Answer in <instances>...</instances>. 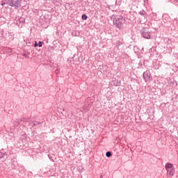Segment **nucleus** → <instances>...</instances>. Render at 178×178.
Masks as SVG:
<instances>
[{
	"mask_svg": "<svg viewBox=\"0 0 178 178\" xmlns=\"http://www.w3.org/2000/svg\"><path fill=\"white\" fill-rule=\"evenodd\" d=\"M114 26L118 29H122L123 24L126 22V19L122 15L116 17L113 20Z\"/></svg>",
	"mask_w": 178,
	"mask_h": 178,
	"instance_id": "nucleus-1",
	"label": "nucleus"
},
{
	"mask_svg": "<svg viewBox=\"0 0 178 178\" xmlns=\"http://www.w3.org/2000/svg\"><path fill=\"white\" fill-rule=\"evenodd\" d=\"M141 35L143 38H146L147 40H151L152 38V33L147 28H144L141 30Z\"/></svg>",
	"mask_w": 178,
	"mask_h": 178,
	"instance_id": "nucleus-2",
	"label": "nucleus"
},
{
	"mask_svg": "<svg viewBox=\"0 0 178 178\" xmlns=\"http://www.w3.org/2000/svg\"><path fill=\"white\" fill-rule=\"evenodd\" d=\"M143 79L145 83H149L152 80V77L151 76V72L148 70L143 72Z\"/></svg>",
	"mask_w": 178,
	"mask_h": 178,
	"instance_id": "nucleus-3",
	"label": "nucleus"
},
{
	"mask_svg": "<svg viewBox=\"0 0 178 178\" xmlns=\"http://www.w3.org/2000/svg\"><path fill=\"white\" fill-rule=\"evenodd\" d=\"M7 2L8 5L12 7L15 6V8H20V6H22L19 0H17L15 1L13 0H8Z\"/></svg>",
	"mask_w": 178,
	"mask_h": 178,
	"instance_id": "nucleus-4",
	"label": "nucleus"
},
{
	"mask_svg": "<svg viewBox=\"0 0 178 178\" xmlns=\"http://www.w3.org/2000/svg\"><path fill=\"white\" fill-rule=\"evenodd\" d=\"M172 168H173V164H172L170 163H168L165 164L166 170H169V169H172Z\"/></svg>",
	"mask_w": 178,
	"mask_h": 178,
	"instance_id": "nucleus-5",
	"label": "nucleus"
},
{
	"mask_svg": "<svg viewBox=\"0 0 178 178\" xmlns=\"http://www.w3.org/2000/svg\"><path fill=\"white\" fill-rule=\"evenodd\" d=\"M167 172L170 176H173V172H175V170L172 168H170L169 170H167Z\"/></svg>",
	"mask_w": 178,
	"mask_h": 178,
	"instance_id": "nucleus-6",
	"label": "nucleus"
},
{
	"mask_svg": "<svg viewBox=\"0 0 178 178\" xmlns=\"http://www.w3.org/2000/svg\"><path fill=\"white\" fill-rule=\"evenodd\" d=\"M15 20H16V24H17L18 26H20V18L16 17Z\"/></svg>",
	"mask_w": 178,
	"mask_h": 178,
	"instance_id": "nucleus-7",
	"label": "nucleus"
},
{
	"mask_svg": "<svg viewBox=\"0 0 178 178\" xmlns=\"http://www.w3.org/2000/svg\"><path fill=\"white\" fill-rule=\"evenodd\" d=\"M106 156H107V158H111V156H112V153L111 152H107L106 153Z\"/></svg>",
	"mask_w": 178,
	"mask_h": 178,
	"instance_id": "nucleus-8",
	"label": "nucleus"
},
{
	"mask_svg": "<svg viewBox=\"0 0 178 178\" xmlns=\"http://www.w3.org/2000/svg\"><path fill=\"white\" fill-rule=\"evenodd\" d=\"M82 20H87V15L86 14L82 15Z\"/></svg>",
	"mask_w": 178,
	"mask_h": 178,
	"instance_id": "nucleus-9",
	"label": "nucleus"
},
{
	"mask_svg": "<svg viewBox=\"0 0 178 178\" xmlns=\"http://www.w3.org/2000/svg\"><path fill=\"white\" fill-rule=\"evenodd\" d=\"M42 44H44V42H41V41H40L39 42H38V47H42Z\"/></svg>",
	"mask_w": 178,
	"mask_h": 178,
	"instance_id": "nucleus-10",
	"label": "nucleus"
},
{
	"mask_svg": "<svg viewBox=\"0 0 178 178\" xmlns=\"http://www.w3.org/2000/svg\"><path fill=\"white\" fill-rule=\"evenodd\" d=\"M34 47H38V43H37V42H35Z\"/></svg>",
	"mask_w": 178,
	"mask_h": 178,
	"instance_id": "nucleus-11",
	"label": "nucleus"
},
{
	"mask_svg": "<svg viewBox=\"0 0 178 178\" xmlns=\"http://www.w3.org/2000/svg\"><path fill=\"white\" fill-rule=\"evenodd\" d=\"M3 5H6V3H5V2L1 3V6H3Z\"/></svg>",
	"mask_w": 178,
	"mask_h": 178,
	"instance_id": "nucleus-12",
	"label": "nucleus"
},
{
	"mask_svg": "<svg viewBox=\"0 0 178 178\" xmlns=\"http://www.w3.org/2000/svg\"><path fill=\"white\" fill-rule=\"evenodd\" d=\"M140 15H143V13H140Z\"/></svg>",
	"mask_w": 178,
	"mask_h": 178,
	"instance_id": "nucleus-13",
	"label": "nucleus"
},
{
	"mask_svg": "<svg viewBox=\"0 0 178 178\" xmlns=\"http://www.w3.org/2000/svg\"><path fill=\"white\" fill-rule=\"evenodd\" d=\"M140 15H143V13H140Z\"/></svg>",
	"mask_w": 178,
	"mask_h": 178,
	"instance_id": "nucleus-14",
	"label": "nucleus"
},
{
	"mask_svg": "<svg viewBox=\"0 0 178 178\" xmlns=\"http://www.w3.org/2000/svg\"><path fill=\"white\" fill-rule=\"evenodd\" d=\"M140 15H143V13H140Z\"/></svg>",
	"mask_w": 178,
	"mask_h": 178,
	"instance_id": "nucleus-15",
	"label": "nucleus"
},
{
	"mask_svg": "<svg viewBox=\"0 0 178 178\" xmlns=\"http://www.w3.org/2000/svg\"><path fill=\"white\" fill-rule=\"evenodd\" d=\"M100 178H102V175H101Z\"/></svg>",
	"mask_w": 178,
	"mask_h": 178,
	"instance_id": "nucleus-16",
	"label": "nucleus"
},
{
	"mask_svg": "<svg viewBox=\"0 0 178 178\" xmlns=\"http://www.w3.org/2000/svg\"><path fill=\"white\" fill-rule=\"evenodd\" d=\"M176 1V2H177V0H175Z\"/></svg>",
	"mask_w": 178,
	"mask_h": 178,
	"instance_id": "nucleus-17",
	"label": "nucleus"
}]
</instances>
